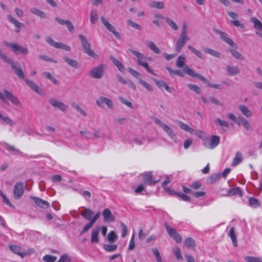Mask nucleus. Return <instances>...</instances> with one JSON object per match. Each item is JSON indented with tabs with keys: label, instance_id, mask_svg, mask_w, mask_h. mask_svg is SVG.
<instances>
[{
	"label": "nucleus",
	"instance_id": "nucleus-1",
	"mask_svg": "<svg viewBox=\"0 0 262 262\" xmlns=\"http://www.w3.org/2000/svg\"><path fill=\"white\" fill-rule=\"evenodd\" d=\"M166 69L168 70L169 74L171 75H178L181 77H183L184 73H186L189 76L192 77H195L199 80L202 81L204 83H206L208 86L216 89L221 90L222 89V86L219 84H212L209 82L208 79L203 77L202 75L195 73L193 70L190 69L187 66H185L183 70H172L169 67H166Z\"/></svg>",
	"mask_w": 262,
	"mask_h": 262
},
{
	"label": "nucleus",
	"instance_id": "nucleus-2",
	"mask_svg": "<svg viewBox=\"0 0 262 262\" xmlns=\"http://www.w3.org/2000/svg\"><path fill=\"white\" fill-rule=\"evenodd\" d=\"M0 57L4 61L11 65L12 69L13 70L14 72L16 74V75L18 77V78H24V72L23 71L21 66L14 62L12 60H11L10 58L8 57L7 56L4 55L1 49H0Z\"/></svg>",
	"mask_w": 262,
	"mask_h": 262
},
{
	"label": "nucleus",
	"instance_id": "nucleus-3",
	"mask_svg": "<svg viewBox=\"0 0 262 262\" xmlns=\"http://www.w3.org/2000/svg\"><path fill=\"white\" fill-rule=\"evenodd\" d=\"M78 37L80 39L81 44L84 52L95 59H98L99 58V56L91 49V45L88 42L85 36L82 34H79Z\"/></svg>",
	"mask_w": 262,
	"mask_h": 262
},
{
	"label": "nucleus",
	"instance_id": "nucleus-4",
	"mask_svg": "<svg viewBox=\"0 0 262 262\" xmlns=\"http://www.w3.org/2000/svg\"><path fill=\"white\" fill-rule=\"evenodd\" d=\"M3 92L4 93L0 91V99H1L4 102H7V99H8L10 100L11 102L14 105L18 106H20V101L12 93L6 89H4Z\"/></svg>",
	"mask_w": 262,
	"mask_h": 262
},
{
	"label": "nucleus",
	"instance_id": "nucleus-5",
	"mask_svg": "<svg viewBox=\"0 0 262 262\" xmlns=\"http://www.w3.org/2000/svg\"><path fill=\"white\" fill-rule=\"evenodd\" d=\"M153 120L156 124L163 129L171 140L176 141L177 137L172 128L157 118H154Z\"/></svg>",
	"mask_w": 262,
	"mask_h": 262
},
{
	"label": "nucleus",
	"instance_id": "nucleus-6",
	"mask_svg": "<svg viewBox=\"0 0 262 262\" xmlns=\"http://www.w3.org/2000/svg\"><path fill=\"white\" fill-rule=\"evenodd\" d=\"M106 68L105 64H101L99 66L93 68L90 72L89 75L93 78L101 79L104 75Z\"/></svg>",
	"mask_w": 262,
	"mask_h": 262
},
{
	"label": "nucleus",
	"instance_id": "nucleus-7",
	"mask_svg": "<svg viewBox=\"0 0 262 262\" xmlns=\"http://www.w3.org/2000/svg\"><path fill=\"white\" fill-rule=\"evenodd\" d=\"M5 45L8 47L11 48L12 51L16 54L20 53L23 55H27L29 53V50L27 48L18 45L17 43L6 42Z\"/></svg>",
	"mask_w": 262,
	"mask_h": 262
},
{
	"label": "nucleus",
	"instance_id": "nucleus-8",
	"mask_svg": "<svg viewBox=\"0 0 262 262\" xmlns=\"http://www.w3.org/2000/svg\"><path fill=\"white\" fill-rule=\"evenodd\" d=\"M46 40L49 45L56 49H61L67 51H71V47L70 46L60 42H56L50 36L47 37Z\"/></svg>",
	"mask_w": 262,
	"mask_h": 262
},
{
	"label": "nucleus",
	"instance_id": "nucleus-9",
	"mask_svg": "<svg viewBox=\"0 0 262 262\" xmlns=\"http://www.w3.org/2000/svg\"><path fill=\"white\" fill-rule=\"evenodd\" d=\"M189 39L190 38L188 35L180 34L179 38L176 44V51L177 52H180L183 47L185 46L186 41H188Z\"/></svg>",
	"mask_w": 262,
	"mask_h": 262
},
{
	"label": "nucleus",
	"instance_id": "nucleus-10",
	"mask_svg": "<svg viewBox=\"0 0 262 262\" xmlns=\"http://www.w3.org/2000/svg\"><path fill=\"white\" fill-rule=\"evenodd\" d=\"M209 140V139L207 140L206 142H204L203 145L205 147L212 149L216 147L219 144L220 137L218 136L213 135L211 137L209 143H208Z\"/></svg>",
	"mask_w": 262,
	"mask_h": 262
},
{
	"label": "nucleus",
	"instance_id": "nucleus-11",
	"mask_svg": "<svg viewBox=\"0 0 262 262\" xmlns=\"http://www.w3.org/2000/svg\"><path fill=\"white\" fill-rule=\"evenodd\" d=\"M49 103L52 106L58 108L60 111L65 112L68 108V106L60 100L51 98L49 100Z\"/></svg>",
	"mask_w": 262,
	"mask_h": 262
},
{
	"label": "nucleus",
	"instance_id": "nucleus-12",
	"mask_svg": "<svg viewBox=\"0 0 262 262\" xmlns=\"http://www.w3.org/2000/svg\"><path fill=\"white\" fill-rule=\"evenodd\" d=\"M215 33L218 34L220 38L225 42L228 43L230 47H234L235 49H237V46L234 43V42L228 37V35L226 33L222 32L219 30L216 29L215 30Z\"/></svg>",
	"mask_w": 262,
	"mask_h": 262
},
{
	"label": "nucleus",
	"instance_id": "nucleus-13",
	"mask_svg": "<svg viewBox=\"0 0 262 262\" xmlns=\"http://www.w3.org/2000/svg\"><path fill=\"white\" fill-rule=\"evenodd\" d=\"M96 104L100 107L103 108L104 104H106L107 107L111 109L113 108V103L112 101L106 97L100 96L96 101Z\"/></svg>",
	"mask_w": 262,
	"mask_h": 262
},
{
	"label": "nucleus",
	"instance_id": "nucleus-14",
	"mask_svg": "<svg viewBox=\"0 0 262 262\" xmlns=\"http://www.w3.org/2000/svg\"><path fill=\"white\" fill-rule=\"evenodd\" d=\"M14 197L16 199H19L24 193L23 183L22 182H17L14 187Z\"/></svg>",
	"mask_w": 262,
	"mask_h": 262
},
{
	"label": "nucleus",
	"instance_id": "nucleus-15",
	"mask_svg": "<svg viewBox=\"0 0 262 262\" xmlns=\"http://www.w3.org/2000/svg\"><path fill=\"white\" fill-rule=\"evenodd\" d=\"M30 198L33 200L35 204L39 207L43 209H47L49 208L50 204L49 203L41 199L36 196H31Z\"/></svg>",
	"mask_w": 262,
	"mask_h": 262
},
{
	"label": "nucleus",
	"instance_id": "nucleus-16",
	"mask_svg": "<svg viewBox=\"0 0 262 262\" xmlns=\"http://www.w3.org/2000/svg\"><path fill=\"white\" fill-rule=\"evenodd\" d=\"M20 79H24L26 84L34 92H36L38 94H41L42 93V90L33 81L31 80H29L25 78V76L24 75V78H19Z\"/></svg>",
	"mask_w": 262,
	"mask_h": 262
},
{
	"label": "nucleus",
	"instance_id": "nucleus-17",
	"mask_svg": "<svg viewBox=\"0 0 262 262\" xmlns=\"http://www.w3.org/2000/svg\"><path fill=\"white\" fill-rule=\"evenodd\" d=\"M7 19L11 24H13L16 27L15 32H20V29L24 26V24L19 22L11 15H7Z\"/></svg>",
	"mask_w": 262,
	"mask_h": 262
},
{
	"label": "nucleus",
	"instance_id": "nucleus-18",
	"mask_svg": "<svg viewBox=\"0 0 262 262\" xmlns=\"http://www.w3.org/2000/svg\"><path fill=\"white\" fill-rule=\"evenodd\" d=\"M9 249L15 254L19 255L21 258H24L28 253L26 252H22L21 248L19 246L17 245H10L9 246Z\"/></svg>",
	"mask_w": 262,
	"mask_h": 262
},
{
	"label": "nucleus",
	"instance_id": "nucleus-19",
	"mask_svg": "<svg viewBox=\"0 0 262 262\" xmlns=\"http://www.w3.org/2000/svg\"><path fill=\"white\" fill-rule=\"evenodd\" d=\"M102 215L104 217V220L106 222H113L115 220V216L112 214L111 210L108 208L105 209L103 210Z\"/></svg>",
	"mask_w": 262,
	"mask_h": 262
},
{
	"label": "nucleus",
	"instance_id": "nucleus-20",
	"mask_svg": "<svg viewBox=\"0 0 262 262\" xmlns=\"http://www.w3.org/2000/svg\"><path fill=\"white\" fill-rule=\"evenodd\" d=\"M152 174L151 172L145 173L143 176L144 183L148 185H153L157 183L159 180L155 181L152 180Z\"/></svg>",
	"mask_w": 262,
	"mask_h": 262
},
{
	"label": "nucleus",
	"instance_id": "nucleus-21",
	"mask_svg": "<svg viewBox=\"0 0 262 262\" xmlns=\"http://www.w3.org/2000/svg\"><path fill=\"white\" fill-rule=\"evenodd\" d=\"M128 50L130 53L137 57V63L138 65L140 66L141 63H142L144 62L143 59L145 58L143 54L131 49H129Z\"/></svg>",
	"mask_w": 262,
	"mask_h": 262
},
{
	"label": "nucleus",
	"instance_id": "nucleus-22",
	"mask_svg": "<svg viewBox=\"0 0 262 262\" xmlns=\"http://www.w3.org/2000/svg\"><path fill=\"white\" fill-rule=\"evenodd\" d=\"M226 70L228 76H234L239 73V69L236 66H227Z\"/></svg>",
	"mask_w": 262,
	"mask_h": 262
},
{
	"label": "nucleus",
	"instance_id": "nucleus-23",
	"mask_svg": "<svg viewBox=\"0 0 262 262\" xmlns=\"http://www.w3.org/2000/svg\"><path fill=\"white\" fill-rule=\"evenodd\" d=\"M110 60L112 61V62L115 65L118 69V70L123 73L125 71V67L121 63V62L119 61L117 58L114 57L113 56H110Z\"/></svg>",
	"mask_w": 262,
	"mask_h": 262
},
{
	"label": "nucleus",
	"instance_id": "nucleus-24",
	"mask_svg": "<svg viewBox=\"0 0 262 262\" xmlns=\"http://www.w3.org/2000/svg\"><path fill=\"white\" fill-rule=\"evenodd\" d=\"M238 108L245 117L249 118L252 116V112L246 105L239 104Z\"/></svg>",
	"mask_w": 262,
	"mask_h": 262
},
{
	"label": "nucleus",
	"instance_id": "nucleus-25",
	"mask_svg": "<svg viewBox=\"0 0 262 262\" xmlns=\"http://www.w3.org/2000/svg\"><path fill=\"white\" fill-rule=\"evenodd\" d=\"M250 21L253 24V27L257 31H262V23L257 18L253 17L250 18Z\"/></svg>",
	"mask_w": 262,
	"mask_h": 262
},
{
	"label": "nucleus",
	"instance_id": "nucleus-26",
	"mask_svg": "<svg viewBox=\"0 0 262 262\" xmlns=\"http://www.w3.org/2000/svg\"><path fill=\"white\" fill-rule=\"evenodd\" d=\"M177 123L182 129L187 132L191 134H193L194 133V130L192 128L190 127L187 124L183 123V122L181 121H177Z\"/></svg>",
	"mask_w": 262,
	"mask_h": 262
},
{
	"label": "nucleus",
	"instance_id": "nucleus-27",
	"mask_svg": "<svg viewBox=\"0 0 262 262\" xmlns=\"http://www.w3.org/2000/svg\"><path fill=\"white\" fill-rule=\"evenodd\" d=\"M100 231V227H96L92 231L91 242L92 243H98L99 242L98 234Z\"/></svg>",
	"mask_w": 262,
	"mask_h": 262
},
{
	"label": "nucleus",
	"instance_id": "nucleus-28",
	"mask_svg": "<svg viewBox=\"0 0 262 262\" xmlns=\"http://www.w3.org/2000/svg\"><path fill=\"white\" fill-rule=\"evenodd\" d=\"M63 58L64 61L70 66L74 68H78L79 67V63L77 60L72 59L67 56L63 57Z\"/></svg>",
	"mask_w": 262,
	"mask_h": 262
},
{
	"label": "nucleus",
	"instance_id": "nucleus-29",
	"mask_svg": "<svg viewBox=\"0 0 262 262\" xmlns=\"http://www.w3.org/2000/svg\"><path fill=\"white\" fill-rule=\"evenodd\" d=\"M81 215L86 220L91 221L92 216L93 215V211L89 208H85V210L81 212Z\"/></svg>",
	"mask_w": 262,
	"mask_h": 262
},
{
	"label": "nucleus",
	"instance_id": "nucleus-30",
	"mask_svg": "<svg viewBox=\"0 0 262 262\" xmlns=\"http://www.w3.org/2000/svg\"><path fill=\"white\" fill-rule=\"evenodd\" d=\"M237 194L239 196H242V191L241 189L239 187H235L232 189H230L228 190L227 195L228 196H233L234 195Z\"/></svg>",
	"mask_w": 262,
	"mask_h": 262
},
{
	"label": "nucleus",
	"instance_id": "nucleus-31",
	"mask_svg": "<svg viewBox=\"0 0 262 262\" xmlns=\"http://www.w3.org/2000/svg\"><path fill=\"white\" fill-rule=\"evenodd\" d=\"M236 49H229L228 51L231 53L233 57H234L235 59L239 60H244V57L243 55L237 51L236 50Z\"/></svg>",
	"mask_w": 262,
	"mask_h": 262
},
{
	"label": "nucleus",
	"instance_id": "nucleus-32",
	"mask_svg": "<svg viewBox=\"0 0 262 262\" xmlns=\"http://www.w3.org/2000/svg\"><path fill=\"white\" fill-rule=\"evenodd\" d=\"M149 6L151 8L159 9H162L164 7V3L163 2H156L154 1H150L149 3Z\"/></svg>",
	"mask_w": 262,
	"mask_h": 262
},
{
	"label": "nucleus",
	"instance_id": "nucleus-33",
	"mask_svg": "<svg viewBox=\"0 0 262 262\" xmlns=\"http://www.w3.org/2000/svg\"><path fill=\"white\" fill-rule=\"evenodd\" d=\"M188 49H189L195 55L200 59H204L205 57L204 55L200 51L195 49L191 46H188Z\"/></svg>",
	"mask_w": 262,
	"mask_h": 262
},
{
	"label": "nucleus",
	"instance_id": "nucleus-34",
	"mask_svg": "<svg viewBox=\"0 0 262 262\" xmlns=\"http://www.w3.org/2000/svg\"><path fill=\"white\" fill-rule=\"evenodd\" d=\"M243 161V156L242 154L237 151L236 154L235 156L233 159V161L232 162V165L235 166L237 165H238L240 163H241Z\"/></svg>",
	"mask_w": 262,
	"mask_h": 262
},
{
	"label": "nucleus",
	"instance_id": "nucleus-35",
	"mask_svg": "<svg viewBox=\"0 0 262 262\" xmlns=\"http://www.w3.org/2000/svg\"><path fill=\"white\" fill-rule=\"evenodd\" d=\"M203 51L205 53L209 54L214 57H215L217 58L221 57V53L220 52L216 51L215 50H213L210 48H203Z\"/></svg>",
	"mask_w": 262,
	"mask_h": 262
},
{
	"label": "nucleus",
	"instance_id": "nucleus-36",
	"mask_svg": "<svg viewBox=\"0 0 262 262\" xmlns=\"http://www.w3.org/2000/svg\"><path fill=\"white\" fill-rule=\"evenodd\" d=\"M147 46L151 50H152L156 54H159L161 53L160 49L158 48V47L153 41H148L147 43Z\"/></svg>",
	"mask_w": 262,
	"mask_h": 262
},
{
	"label": "nucleus",
	"instance_id": "nucleus-37",
	"mask_svg": "<svg viewBox=\"0 0 262 262\" xmlns=\"http://www.w3.org/2000/svg\"><path fill=\"white\" fill-rule=\"evenodd\" d=\"M164 227L168 234V235L171 237H173L177 234L178 232L175 229L171 227L167 223L164 224Z\"/></svg>",
	"mask_w": 262,
	"mask_h": 262
},
{
	"label": "nucleus",
	"instance_id": "nucleus-38",
	"mask_svg": "<svg viewBox=\"0 0 262 262\" xmlns=\"http://www.w3.org/2000/svg\"><path fill=\"white\" fill-rule=\"evenodd\" d=\"M164 227L168 234V235L171 237H173L177 234L178 232L175 229L171 227L167 223L164 224Z\"/></svg>",
	"mask_w": 262,
	"mask_h": 262
},
{
	"label": "nucleus",
	"instance_id": "nucleus-39",
	"mask_svg": "<svg viewBox=\"0 0 262 262\" xmlns=\"http://www.w3.org/2000/svg\"><path fill=\"white\" fill-rule=\"evenodd\" d=\"M195 134L204 142H206L207 140H209V137L206 136V133L201 130H197L194 131Z\"/></svg>",
	"mask_w": 262,
	"mask_h": 262
},
{
	"label": "nucleus",
	"instance_id": "nucleus-40",
	"mask_svg": "<svg viewBox=\"0 0 262 262\" xmlns=\"http://www.w3.org/2000/svg\"><path fill=\"white\" fill-rule=\"evenodd\" d=\"M31 12L33 14H34L37 16H38L40 17L41 18H47L46 14L44 12H43L37 8H32L31 9Z\"/></svg>",
	"mask_w": 262,
	"mask_h": 262
},
{
	"label": "nucleus",
	"instance_id": "nucleus-41",
	"mask_svg": "<svg viewBox=\"0 0 262 262\" xmlns=\"http://www.w3.org/2000/svg\"><path fill=\"white\" fill-rule=\"evenodd\" d=\"M229 236L230 237L233 245L235 247H236L237 243V240H236V237L235 234V231H234V227H231L230 228V231L229 232Z\"/></svg>",
	"mask_w": 262,
	"mask_h": 262
},
{
	"label": "nucleus",
	"instance_id": "nucleus-42",
	"mask_svg": "<svg viewBox=\"0 0 262 262\" xmlns=\"http://www.w3.org/2000/svg\"><path fill=\"white\" fill-rule=\"evenodd\" d=\"M100 19L101 20L102 23L109 31L111 32L113 31L115 27H114L112 25L110 24L108 21L104 18V16H101Z\"/></svg>",
	"mask_w": 262,
	"mask_h": 262
},
{
	"label": "nucleus",
	"instance_id": "nucleus-43",
	"mask_svg": "<svg viewBox=\"0 0 262 262\" xmlns=\"http://www.w3.org/2000/svg\"><path fill=\"white\" fill-rule=\"evenodd\" d=\"M186 57L184 55L180 56L176 61V66L178 68L185 67Z\"/></svg>",
	"mask_w": 262,
	"mask_h": 262
},
{
	"label": "nucleus",
	"instance_id": "nucleus-44",
	"mask_svg": "<svg viewBox=\"0 0 262 262\" xmlns=\"http://www.w3.org/2000/svg\"><path fill=\"white\" fill-rule=\"evenodd\" d=\"M184 245L188 248L194 247L195 243L194 240L191 237H187L184 242Z\"/></svg>",
	"mask_w": 262,
	"mask_h": 262
},
{
	"label": "nucleus",
	"instance_id": "nucleus-45",
	"mask_svg": "<svg viewBox=\"0 0 262 262\" xmlns=\"http://www.w3.org/2000/svg\"><path fill=\"white\" fill-rule=\"evenodd\" d=\"M72 107L76 110L78 112L83 115L84 117L86 116V113L82 110L76 103L73 102L71 103Z\"/></svg>",
	"mask_w": 262,
	"mask_h": 262
},
{
	"label": "nucleus",
	"instance_id": "nucleus-46",
	"mask_svg": "<svg viewBox=\"0 0 262 262\" xmlns=\"http://www.w3.org/2000/svg\"><path fill=\"white\" fill-rule=\"evenodd\" d=\"M166 23L174 31L178 30L179 28L176 23L171 18L166 17L165 18Z\"/></svg>",
	"mask_w": 262,
	"mask_h": 262
},
{
	"label": "nucleus",
	"instance_id": "nucleus-47",
	"mask_svg": "<svg viewBox=\"0 0 262 262\" xmlns=\"http://www.w3.org/2000/svg\"><path fill=\"white\" fill-rule=\"evenodd\" d=\"M98 19V15L97 14V11L95 10H92L90 14L91 23L93 24H94L97 21Z\"/></svg>",
	"mask_w": 262,
	"mask_h": 262
},
{
	"label": "nucleus",
	"instance_id": "nucleus-48",
	"mask_svg": "<svg viewBox=\"0 0 262 262\" xmlns=\"http://www.w3.org/2000/svg\"><path fill=\"white\" fill-rule=\"evenodd\" d=\"M244 259L247 262H262V258L258 257L247 256Z\"/></svg>",
	"mask_w": 262,
	"mask_h": 262
},
{
	"label": "nucleus",
	"instance_id": "nucleus-49",
	"mask_svg": "<svg viewBox=\"0 0 262 262\" xmlns=\"http://www.w3.org/2000/svg\"><path fill=\"white\" fill-rule=\"evenodd\" d=\"M187 86L188 89L194 91L196 94H199L201 93V88L196 85L188 83Z\"/></svg>",
	"mask_w": 262,
	"mask_h": 262
},
{
	"label": "nucleus",
	"instance_id": "nucleus-50",
	"mask_svg": "<svg viewBox=\"0 0 262 262\" xmlns=\"http://www.w3.org/2000/svg\"><path fill=\"white\" fill-rule=\"evenodd\" d=\"M249 203L250 206H251V207H255V208L257 207L260 206V203H259V201L257 199H256L254 198H252V197H251L249 198Z\"/></svg>",
	"mask_w": 262,
	"mask_h": 262
},
{
	"label": "nucleus",
	"instance_id": "nucleus-51",
	"mask_svg": "<svg viewBox=\"0 0 262 262\" xmlns=\"http://www.w3.org/2000/svg\"><path fill=\"white\" fill-rule=\"evenodd\" d=\"M0 119L3 120L6 124L11 126L14 125L13 121L8 117L5 116L0 113Z\"/></svg>",
	"mask_w": 262,
	"mask_h": 262
},
{
	"label": "nucleus",
	"instance_id": "nucleus-52",
	"mask_svg": "<svg viewBox=\"0 0 262 262\" xmlns=\"http://www.w3.org/2000/svg\"><path fill=\"white\" fill-rule=\"evenodd\" d=\"M43 75L47 77L48 79H50L52 82H53L55 84H58V80L53 77L51 74L48 72H45L43 73Z\"/></svg>",
	"mask_w": 262,
	"mask_h": 262
},
{
	"label": "nucleus",
	"instance_id": "nucleus-53",
	"mask_svg": "<svg viewBox=\"0 0 262 262\" xmlns=\"http://www.w3.org/2000/svg\"><path fill=\"white\" fill-rule=\"evenodd\" d=\"M56 259V256L51 255H46L42 258V260L45 262H55Z\"/></svg>",
	"mask_w": 262,
	"mask_h": 262
},
{
	"label": "nucleus",
	"instance_id": "nucleus-54",
	"mask_svg": "<svg viewBox=\"0 0 262 262\" xmlns=\"http://www.w3.org/2000/svg\"><path fill=\"white\" fill-rule=\"evenodd\" d=\"M108 241L110 242H114L117 239V236L114 231H111L107 235Z\"/></svg>",
	"mask_w": 262,
	"mask_h": 262
},
{
	"label": "nucleus",
	"instance_id": "nucleus-55",
	"mask_svg": "<svg viewBox=\"0 0 262 262\" xmlns=\"http://www.w3.org/2000/svg\"><path fill=\"white\" fill-rule=\"evenodd\" d=\"M172 251L178 260L182 259L181 251L180 249L178 247L174 248Z\"/></svg>",
	"mask_w": 262,
	"mask_h": 262
},
{
	"label": "nucleus",
	"instance_id": "nucleus-56",
	"mask_svg": "<svg viewBox=\"0 0 262 262\" xmlns=\"http://www.w3.org/2000/svg\"><path fill=\"white\" fill-rule=\"evenodd\" d=\"M3 144L6 146V149L8 150L16 152L18 154L22 153L19 149H16L14 146L10 145L6 142H4Z\"/></svg>",
	"mask_w": 262,
	"mask_h": 262
},
{
	"label": "nucleus",
	"instance_id": "nucleus-57",
	"mask_svg": "<svg viewBox=\"0 0 262 262\" xmlns=\"http://www.w3.org/2000/svg\"><path fill=\"white\" fill-rule=\"evenodd\" d=\"M104 249L107 251H114L117 248V246L116 245H108V244H104L103 245Z\"/></svg>",
	"mask_w": 262,
	"mask_h": 262
},
{
	"label": "nucleus",
	"instance_id": "nucleus-58",
	"mask_svg": "<svg viewBox=\"0 0 262 262\" xmlns=\"http://www.w3.org/2000/svg\"><path fill=\"white\" fill-rule=\"evenodd\" d=\"M152 251L155 257L157 262H162V258L157 248H152Z\"/></svg>",
	"mask_w": 262,
	"mask_h": 262
},
{
	"label": "nucleus",
	"instance_id": "nucleus-59",
	"mask_svg": "<svg viewBox=\"0 0 262 262\" xmlns=\"http://www.w3.org/2000/svg\"><path fill=\"white\" fill-rule=\"evenodd\" d=\"M139 81V83L142 85H143L145 88H146L148 91H149L150 92H151L153 91L151 86L149 84H148L146 82H145V81L140 79Z\"/></svg>",
	"mask_w": 262,
	"mask_h": 262
},
{
	"label": "nucleus",
	"instance_id": "nucleus-60",
	"mask_svg": "<svg viewBox=\"0 0 262 262\" xmlns=\"http://www.w3.org/2000/svg\"><path fill=\"white\" fill-rule=\"evenodd\" d=\"M127 25L129 26H131L133 28L137 29V30H141L142 29V27L139 24L135 23L132 21L131 20H127Z\"/></svg>",
	"mask_w": 262,
	"mask_h": 262
},
{
	"label": "nucleus",
	"instance_id": "nucleus-61",
	"mask_svg": "<svg viewBox=\"0 0 262 262\" xmlns=\"http://www.w3.org/2000/svg\"><path fill=\"white\" fill-rule=\"evenodd\" d=\"M177 195L181 198L182 200L184 201H190V197L185 194L182 193L181 192H179L178 193H177Z\"/></svg>",
	"mask_w": 262,
	"mask_h": 262
},
{
	"label": "nucleus",
	"instance_id": "nucleus-62",
	"mask_svg": "<svg viewBox=\"0 0 262 262\" xmlns=\"http://www.w3.org/2000/svg\"><path fill=\"white\" fill-rule=\"evenodd\" d=\"M209 101L213 104H215V105H219V106H222L223 105V104L221 102H220L217 99H216V98L213 97V96H210L209 97Z\"/></svg>",
	"mask_w": 262,
	"mask_h": 262
},
{
	"label": "nucleus",
	"instance_id": "nucleus-63",
	"mask_svg": "<svg viewBox=\"0 0 262 262\" xmlns=\"http://www.w3.org/2000/svg\"><path fill=\"white\" fill-rule=\"evenodd\" d=\"M71 260L70 257L69 256L68 254H63L62 255L60 259L58 260V262H71Z\"/></svg>",
	"mask_w": 262,
	"mask_h": 262
},
{
	"label": "nucleus",
	"instance_id": "nucleus-64",
	"mask_svg": "<svg viewBox=\"0 0 262 262\" xmlns=\"http://www.w3.org/2000/svg\"><path fill=\"white\" fill-rule=\"evenodd\" d=\"M189 186L193 189H199L202 186V184L198 181L194 182L190 184Z\"/></svg>",
	"mask_w": 262,
	"mask_h": 262
}]
</instances>
